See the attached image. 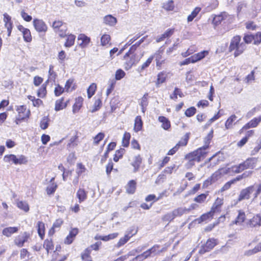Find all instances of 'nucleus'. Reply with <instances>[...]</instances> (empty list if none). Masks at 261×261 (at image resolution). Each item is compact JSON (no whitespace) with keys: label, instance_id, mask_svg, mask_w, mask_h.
Masks as SVG:
<instances>
[{"label":"nucleus","instance_id":"nucleus-1","mask_svg":"<svg viewBox=\"0 0 261 261\" xmlns=\"http://www.w3.org/2000/svg\"><path fill=\"white\" fill-rule=\"evenodd\" d=\"M242 37L239 35L234 36L231 39L228 47V51L231 53L233 51L234 58L240 56L246 49L245 44L241 41Z\"/></svg>","mask_w":261,"mask_h":261},{"label":"nucleus","instance_id":"nucleus-2","mask_svg":"<svg viewBox=\"0 0 261 261\" xmlns=\"http://www.w3.org/2000/svg\"><path fill=\"white\" fill-rule=\"evenodd\" d=\"M207 151L204 150L200 147L190 152L185 155V159L188 160V164L190 167L195 165V162L199 163L207 155Z\"/></svg>","mask_w":261,"mask_h":261},{"label":"nucleus","instance_id":"nucleus-3","mask_svg":"<svg viewBox=\"0 0 261 261\" xmlns=\"http://www.w3.org/2000/svg\"><path fill=\"white\" fill-rule=\"evenodd\" d=\"M16 110L17 112L15 122L16 124H20L22 122H27L29 119L31 112L30 109H27L25 105L18 106L16 107Z\"/></svg>","mask_w":261,"mask_h":261},{"label":"nucleus","instance_id":"nucleus-4","mask_svg":"<svg viewBox=\"0 0 261 261\" xmlns=\"http://www.w3.org/2000/svg\"><path fill=\"white\" fill-rule=\"evenodd\" d=\"M102 243L100 241H97L86 248L81 253L80 256L82 260L93 261V258L91 255L92 251H98Z\"/></svg>","mask_w":261,"mask_h":261},{"label":"nucleus","instance_id":"nucleus-5","mask_svg":"<svg viewBox=\"0 0 261 261\" xmlns=\"http://www.w3.org/2000/svg\"><path fill=\"white\" fill-rule=\"evenodd\" d=\"M123 60L125 61L123 66L126 70L130 69L140 60L137 57V54L129 49L123 56Z\"/></svg>","mask_w":261,"mask_h":261},{"label":"nucleus","instance_id":"nucleus-6","mask_svg":"<svg viewBox=\"0 0 261 261\" xmlns=\"http://www.w3.org/2000/svg\"><path fill=\"white\" fill-rule=\"evenodd\" d=\"M162 251L161 249L160 245L155 244L152 246L150 249L143 252L142 253L138 255L133 259V261H141L151 255H155L159 254Z\"/></svg>","mask_w":261,"mask_h":261},{"label":"nucleus","instance_id":"nucleus-7","mask_svg":"<svg viewBox=\"0 0 261 261\" xmlns=\"http://www.w3.org/2000/svg\"><path fill=\"white\" fill-rule=\"evenodd\" d=\"M52 28L61 38H65L66 36V33L68 31L67 25L62 20H55L53 22Z\"/></svg>","mask_w":261,"mask_h":261},{"label":"nucleus","instance_id":"nucleus-8","mask_svg":"<svg viewBox=\"0 0 261 261\" xmlns=\"http://www.w3.org/2000/svg\"><path fill=\"white\" fill-rule=\"evenodd\" d=\"M218 244V240L214 238L208 239L206 242L202 244L198 251L200 255H203L211 251Z\"/></svg>","mask_w":261,"mask_h":261},{"label":"nucleus","instance_id":"nucleus-9","mask_svg":"<svg viewBox=\"0 0 261 261\" xmlns=\"http://www.w3.org/2000/svg\"><path fill=\"white\" fill-rule=\"evenodd\" d=\"M261 122V116L256 117H254L247 123L245 124L239 130L238 133L242 135L245 131L250 130L251 128L256 127Z\"/></svg>","mask_w":261,"mask_h":261},{"label":"nucleus","instance_id":"nucleus-10","mask_svg":"<svg viewBox=\"0 0 261 261\" xmlns=\"http://www.w3.org/2000/svg\"><path fill=\"white\" fill-rule=\"evenodd\" d=\"M31 234L29 232L24 231L22 234L16 236L14 240V244L18 247H22L25 243L28 242L30 239Z\"/></svg>","mask_w":261,"mask_h":261},{"label":"nucleus","instance_id":"nucleus-11","mask_svg":"<svg viewBox=\"0 0 261 261\" xmlns=\"http://www.w3.org/2000/svg\"><path fill=\"white\" fill-rule=\"evenodd\" d=\"M224 203V199L223 197H217L214 200L210 211L214 214L220 213L222 211Z\"/></svg>","mask_w":261,"mask_h":261},{"label":"nucleus","instance_id":"nucleus-12","mask_svg":"<svg viewBox=\"0 0 261 261\" xmlns=\"http://www.w3.org/2000/svg\"><path fill=\"white\" fill-rule=\"evenodd\" d=\"M33 25L35 30L38 33H45L48 30L47 24L41 19L34 18L33 21Z\"/></svg>","mask_w":261,"mask_h":261},{"label":"nucleus","instance_id":"nucleus-13","mask_svg":"<svg viewBox=\"0 0 261 261\" xmlns=\"http://www.w3.org/2000/svg\"><path fill=\"white\" fill-rule=\"evenodd\" d=\"M254 191V186L251 185L245 189H242L239 195L238 200L242 201L245 199H249L250 198L251 194Z\"/></svg>","mask_w":261,"mask_h":261},{"label":"nucleus","instance_id":"nucleus-14","mask_svg":"<svg viewBox=\"0 0 261 261\" xmlns=\"http://www.w3.org/2000/svg\"><path fill=\"white\" fill-rule=\"evenodd\" d=\"M238 215L234 220L231 222V225H242L246 220V215L243 210H239L237 211Z\"/></svg>","mask_w":261,"mask_h":261},{"label":"nucleus","instance_id":"nucleus-15","mask_svg":"<svg viewBox=\"0 0 261 261\" xmlns=\"http://www.w3.org/2000/svg\"><path fill=\"white\" fill-rule=\"evenodd\" d=\"M79 233V229L78 228H71L68 234L64 239V244L66 245H70L72 244Z\"/></svg>","mask_w":261,"mask_h":261},{"label":"nucleus","instance_id":"nucleus-16","mask_svg":"<svg viewBox=\"0 0 261 261\" xmlns=\"http://www.w3.org/2000/svg\"><path fill=\"white\" fill-rule=\"evenodd\" d=\"M69 99L65 100L64 97H61L55 101V110L58 112L65 109L69 103Z\"/></svg>","mask_w":261,"mask_h":261},{"label":"nucleus","instance_id":"nucleus-17","mask_svg":"<svg viewBox=\"0 0 261 261\" xmlns=\"http://www.w3.org/2000/svg\"><path fill=\"white\" fill-rule=\"evenodd\" d=\"M245 136L237 142V145L238 147L242 148L248 141L249 138L252 137L255 135V130L254 129L248 130L245 131Z\"/></svg>","mask_w":261,"mask_h":261},{"label":"nucleus","instance_id":"nucleus-18","mask_svg":"<svg viewBox=\"0 0 261 261\" xmlns=\"http://www.w3.org/2000/svg\"><path fill=\"white\" fill-rule=\"evenodd\" d=\"M247 167L250 170H254L256 169L259 163L258 157L249 156L245 159Z\"/></svg>","mask_w":261,"mask_h":261},{"label":"nucleus","instance_id":"nucleus-19","mask_svg":"<svg viewBox=\"0 0 261 261\" xmlns=\"http://www.w3.org/2000/svg\"><path fill=\"white\" fill-rule=\"evenodd\" d=\"M18 30L20 31L23 36V40L26 42H31L32 40V36L30 30L29 29L24 28L22 25H19L17 27Z\"/></svg>","mask_w":261,"mask_h":261},{"label":"nucleus","instance_id":"nucleus-20","mask_svg":"<svg viewBox=\"0 0 261 261\" xmlns=\"http://www.w3.org/2000/svg\"><path fill=\"white\" fill-rule=\"evenodd\" d=\"M79 46L84 48L87 47L91 42V38L85 34H80L77 37Z\"/></svg>","mask_w":261,"mask_h":261},{"label":"nucleus","instance_id":"nucleus-21","mask_svg":"<svg viewBox=\"0 0 261 261\" xmlns=\"http://www.w3.org/2000/svg\"><path fill=\"white\" fill-rule=\"evenodd\" d=\"M4 22L5 23V27L7 29L8 36H10L12 29H13V22L11 20V16L7 13H5L4 14Z\"/></svg>","mask_w":261,"mask_h":261},{"label":"nucleus","instance_id":"nucleus-22","mask_svg":"<svg viewBox=\"0 0 261 261\" xmlns=\"http://www.w3.org/2000/svg\"><path fill=\"white\" fill-rule=\"evenodd\" d=\"M142 157L140 154H137L134 157L133 160L130 164L133 167V171L134 172H136L139 171L142 163Z\"/></svg>","mask_w":261,"mask_h":261},{"label":"nucleus","instance_id":"nucleus-23","mask_svg":"<svg viewBox=\"0 0 261 261\" xmlns=\"http://www.w3.org/2000/svg\"><path fill=\"white\" fill-rule=\"evenodd\" d=\"M214 137V129H212L208 134L204 138L203 142L204 145L200 147L204 150L207 151L206 150L211 146L210 143H211L212 139Z\"/></svg>","mask_w":261,"mask_h":261},{"label":"nucleus","instance_id":"nucleus-24","mask_svg":"<svg viewBox=\"0 0 261 261\" xmlns=\"http://www.w3.org/2000/svg\"><path fill=\"white\" fill-rule=\"evenodd\" d=\"M55 178L54 177H52L50 179L49 183L46 188V192L48 195L54 194L58 188V185L55 182Z\"/></svg>","mask_w":261,"mask_h":261},{"label":"nucleus","instance_id":"nucleus-25","mask_svg":"<svg viewBox=\"0 0 261 261\" xmlns=\"http://www.w3.org/2000/svg\"><path fill=\"white\" fill-rule=\"evenodd\" d=\"M248 225L250 227L261 226V215L256 214L252 217L248 222Z\"/></svg>","mask_w":261,"mask_h":261},{"label":"nucleus","instance_id":"nucleus-26","mask_svg":"<svg viewBox=\"0 0 261 261\" xmlns=\"http://www.w3.org/2000/svg\"><path fill=\"white\" fill-rule=\"evenodd\" d=\"M84 100V98L81 96L75 98V102L72 106V112L73 113H77L80 111L83 106Z\"/></svg>","mask_w":261,"mask_h":261},{"label":"nucleus","instance_id":"nucleus-27","mask_svg":"<svg viewBox=\"0 0 261 261\" xmlns=\"http://www.w3.org/2000/svg\"><path fill=\"white\" fill-rule=\"evenodd\" d=\"M215 214L212 211H210L202 214L198 219V223H201L203 222H207L212 220L214 217Z\"/></svg>","mask_w":261,"mask_h":261},{"label":"nucleus","instance_id":"nucleus-28","mask_svg":"<svg viewBox=\"0 0 261 261\" xmlns=\"http://www.w3.org/2000/svg\"><path fill=\"white\" fill-rule=\"evenodd\" d=\"M220 169L223 176L227 174L234 175L239 174L237 165H233L230 167H222Z\"/></svg>","mask_w":261,"mask_h":261},{"label":"nucleus","instance_id":"nucleus-29","mask_svg":"<svg viewBox=\"0 0 261 261\" xmlns=\"http://www.w3.org/2000/svg\"><path fill=\"white\" fill-rule=\"evenodd\" d=\"M220 169L223 176L227 174L234 175L239 174L237 165H233L230 167H222Z\"/></svg>","mask_w":261,"mask_h":261},{"label":"nucleus","instance_id":"nucleus-30","mask_svg":"<svg viewBox=\"0 0 261 261\" xmlns=\"http://www.w3.org/2000/svg\"><path fill=\"white\" fill-rule=\"evenodd\" d=\"M137 181L136 180H129L125 186L126 192L128 194H134L137 189Z\"/></svg>","mask_w":261,"mask_h":261},{"label":"nucleus","instance_id":"nucleus-31","mask_svg":"<svg viewBox=\"0 0 261 261\" xmlns=\"http://www.w3.org/2000/svg\"><path fill=\"white\" fill-rule=\"evenodd\" d=\"M57 76L58 74L54 69V66L52 64L49 65L46 83L55 82Z\"/></svg>","mask_w":261,"mask_h":261},{"label":"nucleus","instance_id":"nucleus-32","mask_svg":"<svg viewBox=\"0 0 261 261\" xmlns=\"http://www.w3.org/2000/svg\"><path fill=\"white\" fill-rule=\"evenodd\" d=\"M237 118V117L235 114H232L228 117L224 123L225 129L228 130L233 128L236 124L235 121Z\"/></svg>","mask_w":261,"mask_h":261},{"label":"nucleus","instance_id":"nucleus-33","mask_svg":"<svg viewBox=\"0 0 261 261\" xmlns=\"http://www.w3.org/2000/svg\"><path fill=\"white\" fill-rule=\"evenodd\" d=\"M167 73L165 71L159 72L157 74V78L155 81V86L157 87L166 82L167 79Z\"/></svg>","mask_w":261,"mask_h":261},{"label":"nucleus","instance_id":"nucleus-34","mask_svg":"<svg viewBox=\"0 0 261 261\" xmlns=\"http://www.w3.org/2000/svg\"><path fill=\"white\" fill-rule=\"evenodd\" d=\"M76 198L79 203L85 201L88 197V192L83 188H79L76 193Z\"/></svg>","mask_w":261,"mask_h":261},{"label":"nucleus","instance_id":"nucleus-35","mask_svg":"<svg viewBox=\"0 0 261 261\" xmlns=\"http://www.w3.org/2000/svg\"><path fill=\"white\" fill-rule=\"evenodd\" d=\"M175 28H170L167 29L160 37L156 38V41L160 42L164 41L165 39H167L172 36L175 32Z\"/></svg>","mask_w":261,"mask_h":261},{"label":"nucleus","instance_id":"nucleus-36","mask_svg":"<svg viewBox=\"0 0 261 261\" xmlns=\"http://www.w3.org/2000/svg\"><path fill=\"white\" fill-rule=\"evenodd\" d=\"M36 228L39 237L41 240L44 239L45 235V225L42 221H38L37 223Z\"/></svg>","mask_w":261,"mask_h":261},{"label":"nucleus","instance_id":"nucleus-37","mask_svg":"<svg viewBox=\"0 0 261 261\" xmlns=\"http://www.w3.org/2000/svg\"><path fill=\"white\" fill-rule=\"evenodd\" d=\"M48 83L45 82L42 84L37 90V95L38 97L44 98L46 97L47 94V86Z\"/></svg>","mask_w":261,"mask_h":261},{"label":"nucleus","instance_id":"nucleus-38","mask_svg":"<svg viewBox=\"0 0 261 261\" xmlns=\"http://www.w3.org/2000/svg\"><path fill=\"white\" fill-rule=\"evenodd\" d=\"M158 121L162 123L161 127L166 130L171 128V122L168 118L163 116H160L158 118Z\"/></svg>","mask_w":261,"mask_h":261},{"label":"nucleus","instance_id":"nucleus-39","mask_svg":"<svg viewBox=\"0 0 261 261\" xmlns=\"http://www.w3.org/2000/svg\"><path fill=\"white\" fill-rule=\"evenodd\" d=\"M18 230V227L16 226L8 227L3 229L2 234L7 237H10L13 234L17 233Z\"/></svg>","mask_w":261,"mask_h":261},{"label":"nucleus","instance_id":"nucleus-40","mask_svg":"<svg viewBox=\"0 0 261 261\" xmlns=\"http://www.w3.org/2000/svg\"><path fill=\"white\" fill-rule=\"evenodd\" d=\"M43 247L47 253L53 250L54 249V243L53 239H45L43 242Z\"/></svg>","mask_w":261,"mask_h":261},{"label":"nucleus","instance_id":"nucleus-41","mask_svg":"<svg viewBox=\"0 0 261 261\" xmlns=\"http://www.w3.org/2000/svg\"><path fill=\"white\" fill-rule=\"evenodd\" d=\"M143 122L142 120L141 116H136L135 119L134 130L136 133L141 130L143 128Z\"/></svg>","mask_w":261,"mask_h":261},{"label":"nucleus","instance_id":"nucleus-42","mask_svg":"<svg viewBox=\"0 0 261 261\" xmlns=\"http://www.w3.org/2000/svg\"><path fill=\"white\" fill-rule=\"evenodd\" d=\"M208 50H203L197 54H195L192 55V56L193 59L194 63H196L204 59L205 57L208 56Z\"/></svg>","mask_w":261,"mask_h":261},{"label":"nucleus","instance_id":"nucleus-43","mask_svg":"<svg viewBox=\"0 0 261 261\" xmlns=\"http://www.w3.org/2000/svg\"><path fill=\"white\" fill-rule=\"evenodd\" d=\"M125 152L126 150L124 148H120L116 150L113 155V161L115 162H118L119 160L123 158Z\"/></svg>","mask_w":261,"mask_h":261},{"label":"nucleus","instance_id":"nucleus-44","mask_svg":"<svg viewBox=\"0 0 261 261\" xmlns=\"http://www.w3.org/2000/svg\"><path fill=\"white\" fill-rule=\"evenodd\" d=\"M130 138V133L127 132L124 133L121 141V145L123 147L127 148L129 146Z\"/></svg>","mask_w":261,"mask_h":261},{"label":"nucleus","instance_id":"nucleus-45","mask_svg":"<svg viewBox=\"0 0 261 261\" xmlns=\"http://www.w3.org/2000/svg\"><path fill=\"white\" fill-rule=\"evenodd\" d=\"M148 93H145L141 99L140 105L141 107L142 112L145 113L146 110V107L148 105Z\"/></svg>","mask_w":261,"mask_h":261},{"label":"nucleus","instance_id":"nucleus-46","mask_svg":"<svg viewBox=\"0 0 261 261\" xmlns=\"http://www.w3.org/2000/svg\"><path fill=\"white\" fill-rule=\"evenodd\" d=\"M225 215H222L221 216H220L218 219H217V220L214 223H212V224H210L209 225H208L207 226H206L205 228H204V231L205 232H210L214 228L215 226H216L217 225H218L219 223H220V221L221 220V219H222L223 220H225Z\"/></svg>","mask_w":261,"mask_h":261},{"label":"nucleus","instance_id":"nucleus-47","mask_svg":"<svg viewBox=\"0 0 261 261\" xmlns=\"http://www.w3.org/2000/svg\"><path fill=\"white\" fill-rule=\"evenodd\" d=\"M66 37H67V38L64 43V46L66 47L72 46L74 44L76 36L73 34H70L69 35L66 34Z\"/></svg>","mask_w":261,"mask_h":261},{"label":"nucleus","instance_id":"nucleus-48","mask_svg":"<svg viewBox=\"0 0 261 261\" xmlns=\"http://www.w3.org/2000/svg\"><path fill=\"white\" fill-rule=\"evenodd\" d=\"M208 195V192L205 193H201L197 195L194 198V201L197 203L202 204L206 201L207 197Z\"/></svg>","mask_w":261,"mask_h":261},{"label":"nucleus","instance_id":"nucleus-49","mask_svg":"<svg viewBox=\"0 0 261 261\" xmlns=\"http://www.w3.org/2000/svg\"><path fill=\"white\" fill-rule=\"evenodd\" d=\"M102 105V102L101 97L95 99L91 112L92 113H94L98 111L101 108Z\"/></svg>","mask_w":261,"mask_h":261},{"label":"nucleus","instance_id":"nucleus-50","mask_svg":"<svg viewBox=\"0 0 261 261\" xmlns=\"http://www.w3.org/2000/svg\"><path fill=\"white\" fill-rule=\"evenodd\" d=\"M104 23L110 26H113L117 23V19L112 15H108L103 18Z\"/></svg>","mask_w":261,"mask_h":261},{"label":"nucleus","instance_id":"nucleus-51","mask_svg":"<svg viewBox=\"0 0 261 261\" xmlns=\"http://www.w3.org/2000/svg\"><path fill=\"white\" fill-rule=\"evenodd\" d=\"M177 96H179V97H183L184 94L180 89L175 87L173 93L170 95V98L175 101L177 99Z\"/></svg>","mask_w":261,"mask_h":261},{"label":"nucleus","instance_id":"nucleus-52","mask_svg":"<svg viewBox=\"0 0 261 261\" xmlns=\"http://www.w3.org/2000/svg\"><path fill=\"white\" fill-rule=\"evenodd\" d=\"M190 139V133H186L180 141L176 144L179 148L180 147L186 146Z\"/></svg>","mask_w":261,"mask_h":261},{"label":"nucleus","instance_id":"nucleus-53","mask_svg":"<svg viewBox=\"0 0 261 261\" xmlns=\"http://www.w3.org/2000/svg\"><path fill=\"white\" fill-rule=\"evenodd\" d=\"M68 256L69 254L62 255L61 253H58V255L55 256V253H53L50 261H65Z\"/></svg>","mask_w":261,"mask_h":261},{"label":"nucleus","instance_id":"nucleus-54","mask_svg":"<svg viewBox=\"0 0 261 261\" xmlns=\"http://www.w3.org/2000/svg\"><path fill=\"white\" fill-rule=\"evenodd\" d=\"M97 88V86L96 84L93 83L90 85L87 91L88 98H91L95 94Z\"/></svg>","mask_w":261,"mask_h":261},{"label":"nucleus","instance_id":"nucleus-55","mask_svg":"<svg viewBox=\"0 0 261 261\" xmlns=\"http://www.w3.org/2000/svg\"><path fill=\"white\" fill-rule=\"evenodd\" d=\"M116 81L114 79L110 80L109 85L106 90V95L108 96L115 89Z\"/></svg>","mask_w":261,"mask_h":261},{"label":"nucleus","instance_id":"nucleus-56","mask_svg":"<svg viewBox=\"0 0 261 261\" xmlns=\"http://www.w3.org/2000/svg\"><path fill=\"white\" fill-rule=\"evenodd\" d=\"M105 137V134L103 133H98L93 138V144L96 146L98 145L99 143L104 139Z\"/></svg>","mask_w":261,"mask_h":261},{"label":"nucleus","instance_id":"nucleus-57","mask_svg":"<svg viewBox=\"0 0 261 261\" xmlns=\"http://www.w3.org/2000/svg\"><path fill=\"white\" fill-rule=\"evenodd\" d=\"M201 8L199 7H196L192 11L191 13L188 16L187 21L191 22L197 16L199 13L201 11Z\"/></svg>","mask_w":261,"mask_h":261},{"label":"nucleus","instance_id":"nucleus-58","mask_svg":"<svg viewBox=\"0 0 261 261\" xmlns=\"http://www.w3.org/2000/svg\"><path fill=\"white\" fill-rule=\"evenodd\" d=\"M252 174V171H248L243 173L242 174L239 175L235 178L231 179V180L233 183H236L237 181H240L243 178H246L249 176H250Z\"/></svg>","mask_w":261,"mask_h":261},{"label":"nucleus","instance_id":"nucleus-59","mask_svg":"<svg viewBox=\"0 0 261 261\" xmlns=\"http://www.w3.org/2000/svg\"><path fill=\"white\" fill-rule=\"evenodd\" d=\"M162 8L167 11H173L175 8L174 1L173 0H168L163 4Z\"/></svg>","mask_w":261,"mask_h":261},{"label":"nucleus","instance_id":"nucleus-60","mask_svg":"<svg viewBox=\"0 0 261 261\" xmlns=\"http://www.w3.org/2000/svg\"><path fill=\"white\" fill-rule=\"evenodd\" d=\"M111 37L110 35L105 34L102 35L100 38V43L102 46H106L111 44Z\"/></svg>","mask_w":261,"mask_h":261},{"label":"nucleus","instance_id":"nucleus-61","mask_svg":"<svg viewBox=\"0 0 261 261\" xmlns=\"http://www.w3.org/2000/svg\"><path fill=\"white\" fill-rule=\"evenodd\" d=\"M119 101L118 98L113 97L110 101L111 113H113L118 108Z\"/></svg>","mask_w":261,"mask_h":261},{"label":"nucleus","instance_id":"nucleus-62","mask_svg":"<svg viewBox=\"0 0 261 261\" xmlns=\"http://www.w3.org/2000/svg\"><path fill=\"white\" fill-rule=\"evenodd\" d=\"M79 137L78 132H76L75 134L70 139L67 146L69 147L76 146L77 145V141Z\"/></svg>","mask_w":261,"mask_h":261},{"label":"nucleus","instance_id":"nucleus-63","mask_svg":"<svg viewBox=\"0 0 261 261\" xmlns=\"http://www.w3.org/2000/svg\"><path fill=\"white\" fill-rule=\"evenodd\" d=\"M170 161V158L168 156H165L162 160L157 163L158 168L159 170L162 169L166 164H167Z\"/></svg>","mask_w":261,"mask_h":261},{"label":"nucleus","instance_id":"nucleus-64","mask_svg":"<svg viewBox=\"0 0 261 261\" xmlns=\"http://www.w3.org/2000/svg\"><path fill=\"white\" fill-rule=\"evenodd\" d=\"M211 177L213 180L214 182L220 179L223 175L222 174V172L221 170V169L219 168L215 172H214L211 176Z\"/></svg>","mask_w":261,"mask_h":261}]
</instances>
